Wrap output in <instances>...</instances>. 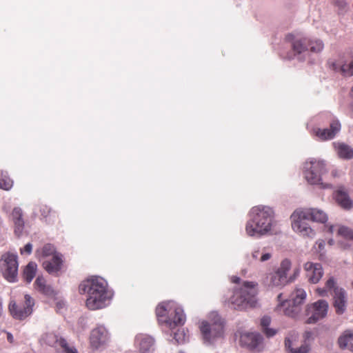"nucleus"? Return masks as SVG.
<instances>
[{"label": "nucleus", "instance_id": "1", "mask_svg": "<svg viewBox=\"0 0 353 353\" xmlns=\"http://www.w3.org/2000/svg\"><path fill=\"white\" fill-rule=\"evenodd\" d=\"M79 292L81 294H87L85 305L91 310L106 307L113 295L108 289L106 281L96 276L81 281L79 285Z\"/></svg>", "mask_w": 353, "mask_h": 353}, {"label": "nucleus", "instance_id": "2", "mask_svg": "<svg viewBox=\"0 0 353 353\" xmlns=\"http://www.w3.org/2000/svg\"><path fill=\"white\" fill-rule=\"evenodd\" d=\"M251 219L248 221L245 231L248 236L261 237L272 232L275 223L274 213L272 208L256 206L252 209Z\"/></svg>", "mask_w": 353, "mask_h": 353}, {"label": "nucleus", "instance_id": "3", "mask_svg": "<svg viewBox=\"0 0 353 353\" xmlns=\"http://www.w3.org/2000/svg\"><path fill=\"white\" fill-rule=\"evenodd\" d=\"M257 283L243 281L241 286L234 288L230 303L234 310H243L255 307L257 305Z\"/></svg>", "mask_w": 353, "mask_h": 353}, {"label": "nucleus", "instance_id": "4", "mask_svg": "<svg viewBox=\"0 0 353 353\" xmlns=\"http://www.w3.org/2000/svg\"><path fill=\"white\" fill-rule=\"evenodd\" d=\"M282 296V294H279L277 296L279 303L276 307V310L288 316L296 318L301 312L300 305L304 302L306 292L302 288H296L292 293L290 299L283 300Z\"/></svg>", "mask_w": 353, "mask_h": 353}, {"label": "nucleus", "instance_id": "5", "mask_svg": "<svg viewBox=\"0 0 353 353\" xmlns=\"http://www.w3.org/2000/svg\"><path fill=\"white\" fill-rule=\"evenodd\" d=\"M333 290L334 306L338 314H343L346 310L347 296L345 291L336 286V281L333 277H330L325 283V287L316 289L319 296H327V292Z\"/></svg>", "mask_w": 353, "mask_h": 353}, {"label": "nucleus", "instance_id": "6", "mask_svg": "<svg viewBox=\"0 0 353 353\" xmlns=\"http://www.w3.org/2000/svg\"><path fill=\"white\" fill-rule=\"evenodd\" d=\"M214 318L210 321H203L201 323L200 330L205 342L212 343L216 339L223 336L224 323L217 314H213Z\"/></svg>", "mask_w": 353, "mask_h": 353}, {"label": "nucleus", "instance_id": "7", "mask_svg": "<svg viewBox=\"0 0 353 353\" xmlns=\"http://www.w3.org/2000/svg\"><path fill=\"white\" fill-rule=\"evenodd\" d=\"M17 256L11 252H6L0 259V271L3 276L8 282L14 283L17 281L18 276Z\"/></svg>", "mask_w": 353, "mask_h": 353}, {"label": "nucleus", "instance_id": "8", "mask_svg": "<svg viewBox=\"0 0 353 353\" xmlns=\"http://www.w3.org/2000/svg\"><path fill=\"white\" fill-rule=\"evenodd\" d=\"M292 228L294 232L301 236L313 238L315 236L314 230L308 225L310 221L304 209H298L291 215Z\"/></svg>", "mask_w": 353, "mask_h": 353}, {"label": "nucleus", "instance_id": "9", "mask_svg": "<svg viewBox=\"0 0 353 353\" xmlns=\"http://www.w3.org/2000/svg\"><path fill=\"white\" fill-rule=\"evenodd\" d=\"M34 305V299L30 295L26 294L23 302L17 303L14 300H11L8 305V311L14 319L21 321L32 314Z\"/></svg>", "mask_w": 353, "mask_h": 353}, {"label": "nucleus", "instance_id": "10", "mask_svg": "<svg viewBox=\"0 0 353 353\" xmlns=\"http://www.w3.org/2000/svg\"><path fill=\"white\" fill-rule=\"evenodd\" d=\"M328 310V303L325 300H319L307 305V315L310 316L305 323L314 324L325 318Z\"/></svg>", "mask_w": 353, "mask_h": 353}, {"label": "nucleus", "instance_id": "11", "mask_svg": "<svg viewBox=\"0 0 353 353\" xmlns=\"http://www.w3.org/2000/svg\"><path fill=\"white\" fill-rule=\"evenodd\" d=\"M291 268V262L289 259L281 261L279 268L271 272L267 276L269 284L274 287L283 286L288 283L287 274Z\"/></svg>", "mask_w": 353, "mask_h": 353}, {"label": "nucleus", "instance_id": "12", "mask_svg": "<svg viewBox=\"0 0 353 353\" xmlns=\"http://www.w3.org/2000/svg\"><path fill=\"white\" fill-rule=\"evenodd\" d=\"M305 177L311 184H319L321 181V174L325 170V164L321 161H311L310 167H306Z\"/></svg>", "mask_w": 353, "mask_h": 353}, {"label": "nucleus", "instance_id": "13", "mask_svg": "<svg viewBox=\"0 0 353 353\" xmlns=\"http://www.w3.org/2000/svg\"><path fill=\"white\" fill-rule=\"evenodd\" d=\"M341 128V123L339 120L333 119L327 128H315L314 134L321 141L331 140L340 132Z\"/></svg>", "mask_w": 353, "mask_h": 353}, {"label": "nucleus", "instance_id": "14", "mask_svg": "<svg viewBox=\"0 0 353 353\" xmlns=\"http://www.w3.org/2000/svg\"><path fill=\"white\" fill-rule=\"evenodd\" d=\"M306 272V277L312 283H317L323 275V268L321 264L307 262L304 265Z\"/></svg>", "mask_w": 353, "mask_h": 353}, {"label": "nucleus", "instance_id": "15", "mask_svg": "<svg viewBox=\"0 0 353 353\" xmlns=\"http://www.w3.org/2000/svg\"><path fill=\"white\" fill-rule=\"evenodd\" d=\"M63 266L61 254H55L51 259L43 262V268L50 274L59 275Z\"/></svg>", "mask_w": 353, "mask_h": 353}, {"label": "nucleus", "instance_id": "16", "mask_svg": "<svg viewBox=\"0 0 353 353\" xmlns=\"http://www.w3.org/2000/svg\"><path fill=\"white\" fill-rule=\"evenodd\" d=\"M135 343L140 353H150L154 350V339L150 336L142 334L137 335Z\"/></svg>", "mask_w": 353, "mask_h": 353}, {"label": "nucleus", "instance_id": "17", "mask_svg": "<svg viewBox=\"0 0 353 353\" xmlns=\"http://www.w3.org/2000/svg\"><path fill=\"white\" fill-rule=\"evenodd\" d=\"M46 341L50 345H59L65 353H78L74 347H70L65 339L59 337L54 334H49L46 336Z\"/></svg>", "mask_w": 353, "mask_h": 353}, {"label": "nucleus", "instance_id": "18", "mask_svg": "<svg viewBox=\"0 0 353 353\" xmlns=\"http://www.w3.org/2000/svg\"><path fill=\"white\" fill-rule=\"evenodd\" d=\"M107 336V331L104 327H97L91 332L90 344L91 346L97 349L101 344L105 343Z\"/></svg>", "mask_w": 353, "mask_h": 353}, {"label": "nucleus", "instance_id": "19", "mask_svg": "<svg viewBox=\"0 0 353 353\" xmlns=\"http://www.w3.org/2000/svg\"><path fill=\"white\" fill-rule=\"evenodd\" d=\"M298 337V334L296 332H290L285 339V348L290 351L292 353H307L309 352V345L306 343L302 345L299 348L292 347V341H295Z\"/></svg>", "mask_w": 353, "mask_h": 353}, {"label": "nucleus", "instance_id": "20", "mask_svg": "<svg viewBox=\"0 0 353 353\" xmlns=\"http://www.w3.org/2000/svg\"><path fill=\"white\" fill-rule=\"evenodd\" d=\"M262 336L257 333H245L241 335L240 343L241 345L250 348H255L261 342Z\"/></svg>", "mask_w": 353, "mask_h": 353}, {"label": "nucleus", "instance_id": "21", "mask_svg": "<svg viewBox=\"0 0 353 353\" xmlns=\"http://www.w3.org/2000/svg\"><path fill=\"white\" fill-rule=\"evenodd\" d=\"M168 303H161L157 305L156 307V315L159 322L161 323H165L169 327H172V323L171 319L168 317Z\"/></svg>", "mask_w": 353, "mask_h": 353}, {"label": "nucleus", "instance_id": "22", "mask_svg": "<svg viewBox=\"0 0 353 353\" xmlns=\"http://www.w3.org/2000/svg\"><path fill=\"white\" fill-rule=\"evenodd\" d=\"M335 199L337 203L343 209L350 210L353 206L352 201L346 192L339 189L335 192Z\"/></svg>", "mask_w": 353, "mask_h": 353}, {"label": "nucleus", "instance_id": "23", "mask_svg": "<svg viewBox=\"0 0 353 353\" xmlns=\"http://www.w3.org/2000/svg\"><path fill=\"white\" fill-rule=\"evenodd\" d=\"M12 217L14 223V233L19 236L24 228V221L22 219V212L20 208H14L12 211Z\"/></svg>", "mask_w": 353, "mask_h": 353}, {"label": "nucleus", "instance_id": "24", "mask_svg": "<svg viewBox=\"0 0 353 353\" xmlns=\"http://www.w3.org/2000/svg\"><path fill=\"white\" fill-rule=\"evenodd\" d=\"M338 343L341 349L347 348L353 352V332L345 331L338 339Z\"/></svg>", "mask_w": 353, "mask_h": 353}, {"label": "nucleus", "instance_id": "25", "mask_svg": "<svg viewBox=\"0 0 353 353\" xmlns=\"http://www.w3.org/2000/svg\"><path fill=\"white\" fill-rule=\"evenodd\" d=\"M34 288L39 292L47 296H52L54 294V290L50 285L46 284V281L43 276H38L34 281Z\"/></svg>", "mask_w": 353, "mask_h": 353}, {"label": "nucleus", "instance_id": "26", "mask_svg": "<svg viewBox=\"0 0 353 353\" xmlns=\"http://www.w3.org/2000/svg\"><path fill=\"white\" fill-rule=\"evenodd\" d=\"M310 221L325 223L327 220V214L322 210L317 209H304Z\"/></svg>", "mask_w": 353, "mask_h": 353}, {"label": "nucleus", "instance_id": "27", "mask_svg": "<svg viewBox=\"0 0 353 353\" xmlns=\"http://www.w3.org/2000/svg\"><path fill=\"white\" fill-rule=\"evenodd\" d=\"M37 270V265L34 262H30L26 266H25L22 277L23 279L28 283H30L36 275Z\"/></svg>", "mask_w": 353, "mask_h": 353}, {"label": "nucleus", "instance_id": "28", "mask_svg": "<svg viewBox=\"0 0 353 353\" xmlns=\"http://www.w3.org/2000/svg\"><path fill=\"white\" fill-rule=\"evenodd\" d=\"M332 67L334 70L341 72L344 76H353V60L349 63L344 64L333 62Z\"/></svg>", "mask_w": 353, "mask_h": 353}, {"label": "nucleus", "instance_id": "29", "mask_svg": "<svg viewBox=\"0 0 353 353\" xmlns=\"http://www.w3.org/2000/svg\"><path fill=\"white\" fill-rule=\"evenodd\" d=\"M337 154L340 158L351 159L353 158V149L345 143H334Z\"/></svg>", "mask_w": 353, "mask_h": 353}, {"label": "nucleus", "instance_id": "30", "mask_svg": "<svg viewBox=\"0 0 353 353\" xmlns=\"http://www.w3.org/2000/svg\"><path fill=\"white\" fill-rule=\"evenodd\" d=\"M37 257L41 260L43 258L48 257L50 256H53L55 254H59L56 252V249L52 244L47 243L44 245L41 248L36 250Z\"/></svg>", "mask_w": 353, "mask_h": 353}, {"label": "nucleus", "instance_id": "31", "mask_svg": "<svg viewBox=\"0 0 353 353\" xmlns=\"http://www.w3.org/2000/svg\"><path fill=\"white\" fill-rule=\"evenodd\" d=\"M309 39L306 38L296 39L292 44V49L296 54H301L308 50Z\"/></svg>", "mask_w": 353, "mask_h": 353}, {"label": "nucleus", "instance_id": "32", "mask_svg": "<svg viewBox=\"0 0 353 353\" xmlns=\"http://www.w3.org/2000/svg\"><path fill=\"white\" fill-rule=\"evenodd\" d=\"M270 323L271 319L270 316H263L261 320V325L262 327V330L268 337H272L277 333L276 330L268 327Z\"/></svg>", "mask_w": 353, "mask_h": 353}, {"label": "nucleus", "instance_id": "33", "mask_svg": "<svg viewBox=\"0 0 353 353\" xmlns=\"http://www.w3.org/2000/svg\"><path fill=\"white\" fill-rule=\"evenodd\" d=\"M172 323V327L180 325H183L185 321V316L183 313V311L180 308H176L174 310V316L172 319H171Z\"/></svg>", "mask_w": 353, "mask_h": 353}, {"label": "nucleus", "instance_id": "34", "mask_svg": "<svg viewBox=\"0 0 353 353\" xmlns=\"http://www.w3.org/2000/svg\"><path fill=\"white\" fill-rule=\"evenodd\" d=\"M39 212L41 215L43 219H46V221L50 222L51 218L56 217V212L52 211L51 209L46 205H39Z\"/></svg>", "mask_w": 353, "mask_h": 353}, {"label": "nucleus", "instance_id": "35", "mask_svg": "<svg viewBox=\"0 0 353 353\" xmlns=\"http://www.w3.org/2000/svg\"><path fill=\"white\" fill-rule=\"evenodd\" d=\"M337 234L345 239L353 241V230L346 226H339Z\"/></svg>", "mask_w": 353, "mask_h": 353}, {"label": "nucleus", "instance_id": "36", "mask_svg": "<svg viewBox=\"0 0 353 353\" xmlns=\"http://www.w3.org/2000/svg\"><path fill=\"white\" fill-rule=\"evenodd\" d=\"M308 50L312 52H319L323 48V43L319 40L310 41L307 44Z\"/></svg>", "mask_w": 353, "mask_h": 353}, {"label": "nucleus", "instance_id": "37", "mask_svg": "<svg viewBox=\"0 0 353 353\" xmlns=\"http://www.w3.org/2000/svg\"><path fill=\"white\" fill-rule=\"evenodd\" d=\"M187 335L183 330H178L174 334V339L178 343H183L187 339Z\"/></svg>", "mask_w": 353, "mask_h": 353}, {"label": "nucleus", "instance_id": "38", "mask_svg": "<svg viewBox=\"0 0 353 353\" xmlns=\"http://www.w3.org/2000/svg\"><path fill=\"white\" fill-rule=\"evenodd\" d=\"M12 186V181L9 178L2 177L0 179V188L8 190Z\"/></svg>", "mask_w": 353, "mask_h": 353}, {"label": "nucleus", "instance_id": "39", "mask_svg": "<svg viewBox=\"0 0 353 353\" xmlns=\"http://www.w3.org/2000/svg\"><path fill=\"white\" fill-rule=\"evenodd\" d=\"M32 245L30 243H28L23 247V248L21 249L20 252L21 254H30L32 252Z\"/></svg>", "mask_w": 353, "mask_h": 353}, {"label": "nucleus", "instance_id": "40", "mask_svg": "<svg viewBox=\"0 0 353 353\" xmlns=\"http://www.w3.org/2000/svg\"><path fill=\"white\" fill-rule=\"evenodd\" d=\"M271 258V254L270 253L262 254L260 257V261L263 262L269 260Z\"/></svg>", "mask_w": 353, "mask_h": 353}, {"label": "nucleus", "instance_id": "41", "mask_svg": "<svg viewBox=\"0 0 353 353\" xmlns=\"http://www.w3.org/2000/svg\"><path fill=\"white\" fill-rule=\"evenodd\" d=\"M241 281V278H239L238 276H233L231 277V282L233 283L239 284Z\"/></svg>", "mask_w": 353, "mask_h": 353}, {"label": "nucleus", "instance_id": "42", "mask_svg": "<svg viewBox=\"0 0 353 353\" xmlns=\"http://www.w3.org/2000/svg\"><path fill=\"white\" fill-rule=\"evenodd\" d=\"M260 255V251L259 250H254L252 254V256L254 259H257L259 258Z\"/></svg>", "mask_w": 353, "mask_h": 353}, {"label": "nucleus", "instance_id": "43", "mask_svg": "<svg viewBox=\"0 0 353 353\" xmlns=\"http://www.w3.org/2000/svg\"><path fill=\"white\" fill-rule=\"evenodd\" d=\"M316 244L318 245L319 250H321L324 248L325 242L323 241H319L316 242Z\"/></svg>", "mask_w": 353, "mask_h": 353}, {"label": "nucleus", "instance_id": "44", "mask_svg": "<svg viewBox=\"0 0 353 353\" xmlns=\"http://www.w3.org/2000/svg\"><path fill=\"white\" fill-rule=\"evenodd\" d=\"M312 333L309 331L305 332L303 335L305 341L310 339L312 337Z\"/></svg>", "mask_w": 353, "mask_h": 353}, {"label": "nucleus", "instance_id": "45", "mask_svg": "<svg viewBox=\"0 0 353 353\" xmlns=\"http://www.w3.org/2000/svg\"><path fill=\"white\" fill-rule=\"evenodd\" d=\"M7 339L10 343H12L14 341L13 336L11 333L7 332Z\"/></svg>", "mask_w": 353, "mask_h": 353}, {"label": "nucleus", "instance_id": "46", "mask_svg": "<svg viewBox=\"0 0 353 353\" xmlns=\"http://www.w3.org/2000/svg\"><path fill=\"white\" fill-rule=\"evenodd\" d=\"M3 314V301L2 299L0 297V316Z\"/></svg>", "mask_w": 353, "mask_h": 353}, {"label": "nucleus", "instance_id": "47", "mask_svg": "<svg viewBox=\"0 0 353 353\" xmlns=\"http://www.w3.org/2000/svg\"><path fill=\"white\" fill-rule=\"evenodd\" d=\"M334 227L333 225H331L330 228H329V231L330 232L332 233L334 232Z\"/></svg>", "mask_w": 353, "mask_h": 353}, {"label": "nucleus", "instance_id": "48", "mask_svg": "<svg viewBox=\"0 0 353 353\" xmlns=\"http://www.w3.org/2000/svg\"><path fill=\"white\" fill-rule=\"evenodd\" d=\"M350 94H351L352 97L353 98V86L351 88Z\"/></svg>", "mask_w": 353, "mask_h": 353}]
</instances>
